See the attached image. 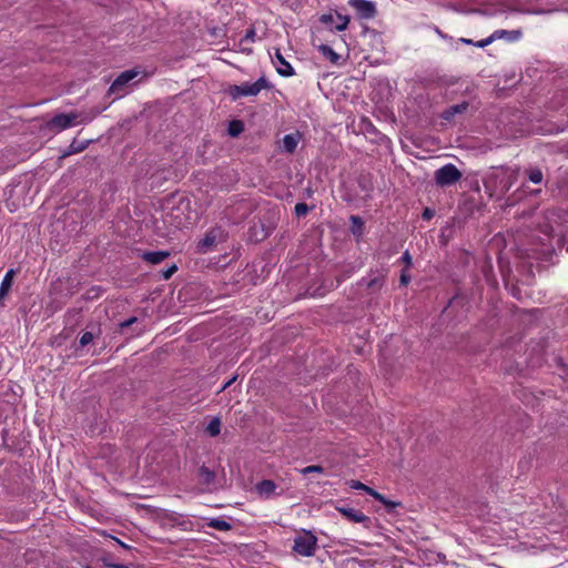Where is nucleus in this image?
Segmentation results:
<instances>
[{
	"instance_id": "603ef678",
	"label": "nucleus",
	"mask_w": 568,
	"mask_h": 568,
	"mask_svg": "<svg viewBox=\"0 0 568 568\" xmlns=\"http://www.w3.org/2000/svg\"><path fill=\"white\" fill-rule=\"evenodd\" d=\"M235 379H236V376H234V377H232L230 381H227V382L222 386V388H221V390H220V392H222V390L226 389L227 387H230V386H231V384H232Z\"/></svg>"
},
{
	"instance_id": "c9c22d12",
	"label": "nucleus",
	"mask_w": 568,
	"mask_h": 568,
	"mask_svg": "<svg viewBox=\"0 0 568 568\" xmlns=\"http://www.w3.org/2000/svg\"><path fill=\"white\" fill-rule=\"evenodd\" d=\"M378 501L382 503L389 510L402 506V503L389 500L384 495H383V500H378Z\"/></svg>"
},
{
	"instance_id": "f03ea898",
	"label": "nucleus",
	"mask_w": 568,
	"mask_h": 568,
	"mask_svg": "<svg viewBox=\"0 0 568 568\" xmlns=\"http://www.w3.org/2000/svg\"><path fill=\"white\" fill-rule=\"evenodd\" d=\"M554 244L550 246H542L537 252V258L551 264L557 263L556 257L558 253L566 252L568 254V230L552 237Z\"/></svg>"
},
{
	"instance_id": "6e6d98bb",
	"label": "nucleus",
	"mask_w": 568,
	"mask_h": 568,
	"mask_svg": "<svg viewBox=\"0 0 568 568\" xmlns=\"http://www.w3.org/2000/svg\"><path fill=\"white\" fill-rule=\"evenodd\" d=\"M85 568H92V567H90V566H87Z\"/></svg>"
},
{
	"instance_id": "412c9836",
	"label": "nucleus",
	"mask_w": 568,
	"mask_h": 568,
	"mask_svg": "<svg viewBox=\"0 0 568 568\" xmlns=\"http://www.w3.org/2000/svg\"><path fill=\"white\" fill-rule=\"evenodd\" d=\"M528 180L534 184H540L544 181V173L538 166L528 168L525 170Z\"/></svg>"
},
{
	"instance_id": "0eeeda50",
	"label": "nucleus",
	"mask_w": 568,
	"mask_h": 568,
	"mask_svg": "<svg viewBox=\"0 0 568 568\" xmlns=\"http://www.w3.org/2000/svg\"><path fill=\"white\" fill-rule=\"evenodd\" d=\"M348 4L356 10L359 19H373L377 14L374 2L368 0H348Z\"/></svg>"
},
{
	"instance_id": "f3484780",
	"label": "nucleus",
	"mask_w": 568,
	"mask_h": 568,
	"mask_svg": "<svg viewBox=\"0 0 568 568\" xmlns=\"http://www.w3.org/2000/svg\"><path fill=\"white\" fill-rule=\"evenodd\" d=\"M348 485L352 489L364 490L376 500H383V495L373 489L372 487L361 483L359 480H349Z\"/></svg>"
},
{
	"instance_id": "37998d69",
	"label": "nucleus",
	"mask_w": 568,
	"mask_h": 568,
	"mask_svg": "<svg viewBox=\"0 0 568 568\" xmlns=\"http://www.w3.org/2000/svg\"><path fill=\"white\" fill-rule=\"evenodd\" d=\"M333 14L332 13H324L320 17V21L324 24H328L333 22Z\"/></svg>"
},
{
	"instance_id": "5fc2aeb1",
	"label": "nucleus",
	"mask_w": 568,
	"mask_h": 568,
	"mask_svg": "<svg viewBox=\"0 0 568 568\" xmlns=\"http://www.w3.org/2000/svg\"><path fill=\"white\" fill-rule=\"evenodd\" d=\"M101 560H102V562H103V565H104L105 567H106V564H112V562H111V561H109V559H108V558H105V557H104V558H102Z\"/></svg>"
},
{
	"instance_id": "ddd939ff",
	"label": "nucleus",
	"mask_w": 568,
	"mask_h": 568,
	"mask_svg": "<svg viewBox=\"0 0 568 568\" xmlns=\"http://www.w3.org/2000/svg\"><path fill=\"white\" fill-rule=\"evenodd\" d=\"M468 101H463L458 104L450 105L442 112L440 118L446 121H452L457 114L465 113L468 110Z\"/></svg>"
},
{
	"instance_id": "7c9ffc66",
	"label": "nucleus",
	"mask_w": 568,
	"mask_h": 568,
	"mask_svg": "<svg viewBox=\"0 0 568 568\" xmlns=\"http://www.w3.org/2000/svg\"><path fill=\"white\" fill-rule=\"evenodd\" d=\"M253 84H254V87L256 89L257 94L263 89H271L272 88V84L267 81V79L264 75L261 77L260 79H257Z\"/></svg>"
},
{
	"instance_id": "ea45409f",
	"label": "nucleus",
	"mask_w": 568,
	"mask_h": 568,
	"mask_svg": "<svg viewBox=\"0 0 568 568\" xmlns=\"http://www.w3.org/2000/svg\"><path fill=\"white\" fill-rule=\"evenodd\" d=\"M255 29L254 28H250L246 30V33L245 36L243 37V39L241 40V42H244V41H254L255 39Z\"/></svg>"
},
{
	"instance_id": "a18cd8bd",
	"label": "nucleus",
	"mask_w": 568,
	"mask_h": 568,
	"mask_svg": "<svg viewBox=\"0 0 568 568\" xmlns=\"http://www.w3.org/2000/svg\"><path fill=\"white\" fill-rule=\"evenodd\" d=\"M434 31L444 40L452 39L446 33H444L438 27H434Z\"/></svg>"
},
{
	"instance_id": "49530a36",
	"label": "nucleus",
	"mask_w": 568,
	"mask_h": 568,
	"mask_svg": "<svg viewBox=\"0 0 568 568\" xmlns=\"http://www.w3.org/2000/svg\"><path fill=\"white\" fill-rule=\"evenodd\" d=\"M464 205L467 207V210H468L470 213H473V209H474V206H475V203H474V201H473L471 199L466 200V201L464 202Z\"/></svg>"
},
{
	"instance_id": "a211bd4d",
	"label": "nucleus",
	"mask_w": 568,
	"mask_h": 568,
	"mask_svg": "<svg viewBox=\"0 0 568 568\" xmlns=\"http://www.w3.org/2000/svg\"><path fill=\"white\" fill-rule=\"evenodd\" d=\"M491 36L494 38V41L499 40V39H506L508 41H516L521 37V31L520 30H511V31L496 30L495 32L491 33Z\"/></svg>"
},
{
	"instance_id": "9b49d317",
	"label": "nucleus",
	"mask_w": 568,
	"mask_h": 568,
	"mask_svg": "<svg viewBox=\"0 0 568 568\" xmlns=\"http://www.w3.org/2000/svg\"><path fill=\"white\" fill-rule=\"evenodd\" d=\"M226 92L234 101L241 97L257 95L254 84L248 82L230 85Z\"/></svg>"
},
{
	"instance_id": "8fccbe9b",
	"label": "nucleus",
	"mask_w": 568,
	"mask_h": 568,
	"mask_svg": "<svg viewBox=\"0 0 568 568\" xmlns=\"http://www.w3.org/2000/svg\"><path fill=\"white\" fill-rule=\"evenodd\" d=\"M106 567L109 568H130V566L124 564H106Z\"/></svg>"
},
{
	"instance_id": "f257e3e1",
	"label": "nucleus",
	"mask_w": 568,
	"mask_h": 568,
	"mask_svg": "<svg viewBox=\"0 0 568 568\" xmlns=\"http://www.w3.org/2000/svg\"><path fill=\"white\" fill-rule=\"evenodd\" d=\"M102 112L99 108H93L88 113L72 111L70 113H59L45 122V128L51 132H61L77 124L91 122Z\"/></svg>"
},
{
	"instance_id": "dca6fc26",
	"label": "nucleus",
	"mask_w": 568,
	"mask_h": 568,
	"mask_svg": "<svg viewBox=\"0 0 568 568\" xmlns=\"http://www.w3.org/2000/svg\"><path fill=\"white\" fill-rule=\"evenodd\" d=\"M90 143H91V140L78 141L77 139H73V141L70 143L68 149L62 153V158H67L69 155L84 151L89 146Z\"/></svg>"
},
{
	"instance_id": "79ce46f5",
	"label": "nucleus",
	"mask_w": 568,
	"mask_h": 568,
	"mask_svg": "<svg viewBox=\"0 0 568 568\" xmlns=\"http://www.w3.org/2000/svg\"><path fill=\"white\" fill-rule=\"evenodd\" d=\"M503 369L508 375H515V374H517L519 372L518 365H516V366H514V365L504 366Z\"/></svg>"
},
{
	"instance_id": "aec40b11",
	"label": "nucleus",
	"mask_w": 568,
	"mask_h": 568,
	"mask_svg": "<svg viewBox=\"0 0 568 568\" xmlns=\"http://www.w3.org/2000/svg\"><path fill=\"white\" fill-rule=\"evenodd\" d=\"M14 274H16L14 270L10 268L6 273L4 277L2 278V282L0 285V302L6 297V295L10 291V288L12 286V280H13Z\"/></svg>"
},
{
	"instance_id": "c85d7f7f",
	"label": "nucleus",
	"mask_w": 568,
	"mask_h": 568,
	"mask_svg": "<svg viewBox=\"0 0 568 568\" xmlns=\"http://www.w3.org/2000/svg\"><path fill=\"white\" fill-rule=\"evenodd\" d=\"M206 432L210 436L215 437L221 432V420L217 417H214L207 425Z\"/></svg>"
},
{
	"instance_id": "4c0bfd02",
	"label": "nucleus",
	"mask_w": 568,
	"mask_h": 568,
	"mask_svg": "<svg viewBox=\"0 0 568 568\" xmlns=\"http://www.w3.org/2000/svg\"><path fill=\"white\" fill-rule=\"evenodd\" d=\"M494 42V38L493 36L490 34L488 38L486 39H483V40H478V41H475L474 43V47H477V48H485L487 45H489L490 43Z\"/></svg>"
},
{
	"instance_id": "de8ad7c7",
	"label": "nucleus",
	"mask_w": 568,
	"mask_h": 568,
	"mask_svg": "<svg viewBox=\"0 0 568 568\" xmlns=\"http://www.w3.org/2000/svg\"><path fill=\"white\" fill-rule=\"evenodd\" d=\"M112 539H114L123 549L130 550L131 546L126 545L125 542L121 541L119 538L111 536Z\"/></svg>"
},
{
	"instance_id": "5701e85b",
	"label": "nucleus",
	"mask_w": 568,
	"mask_h": 568,
	"mask_svg": "<svg viewBox=\"0 0 568 568\" xmlns=\"http://www.w3.org/2000/svg\"><path fill=\"white\" fill-rule=\"evenodd\" d=\"M199 475L201 477V480L205 485H210L215 480V471L211 470L205 465H202L199 469Z\"/></svg>"
},
{
	"instance_id": "39448f33",
	"label": "nucleus",
	"mask_w": 568,
	"mask_h": 568,
	"mask_svg": "<svg viewBox=\"0 0 568 568\" xmlns=\"http://www.w3.org/2000/svg\"><path fill=\"white\" fill-rule=\"evenodd\" d=\"M275 229V224L266 217L253 221L248 229V239L252 242L260 243L267 239Z\"/></svg>"
},
{
	"instance_id": "6e6552de",
	"label": "nucleus",
	"mask_w": 568,
	"mask_h": 568,
	"mask_svg": "<svg viewBox=\"0 0 568 568\" xmlns=\"http://www.w3.org/2000/svg\"><path fill=\"white\" fill-rule=\"evenodd\" d=\"M224 236V231L221 226L212 227L207 231L202 240L197 243V248L201 252H207L213 246L216 245V242Z\"/></svg>"
},
{
	"instance_id": "b1692460",
	"label": "nucleus",
	"mask_w": 568,
	"mask_h": 568,
	"mask_svg": "<svg viewBox=\"0 0 568 568\" xmlns=\"http://www.w3.org/2000/svg\"><path fill=\"white\" fill-rule=\"evenodd\" d=\"M351 222H352V226H351L352 234L355 236H362L363 230H364L363 219L358 215H352Z\"/></svg>"
},
{
	"instance_id": "e433bc0d",
	"label": "nucleus",
	"mask_w": 568,
	"mask_h": 568,
	"mask_svg": "<svg viewBox=\"0 0 568 568\" xmlns=\"http://www.w3.org/2000/svg\"><path fill=\"white\" fill-rule=\"evenodd\" d=\"M139 318L136 316H131L130 318L125 320L124 322L120 323V331L121 333L124 332L125 328L132 326L133 324L138 323Z\"/></svg>"
},
{
	"instance_id": "20e7f679",
	"label": "nucleus",
	"mask_w": 568,
	"mask_h": 568,
	"mask_svg": "<svg viewBox=\"0 0 568 568\" xmlns=\"http://www.w3.org/2000/svg\"><path fill=\"white\" fill-rule=\"evenodd\" d=\"M138 74L139 72L134 69L121 72L110 85L108 95H114V100L124 97L129 91L130 82L135 79Z\"/></svg>"
},
{
	"instance_id": "bb28decb",
	"label": "nucleus",
	"mask_w": 568,
	"mask_h": 568,
	"mask_svg": "<svg viewBox=\"0 0 568 568\" xmlns=\"http://www.w3.org/2000/svg\"><path fill=\"white\" fill-rule=\"evenodd\" d=\"M207 526L217 530L229 531L232 529V525L222 518H212Z\"/></svg>"
},
{
	"instance_id": "f704fd0d",
	"label": "nucleus",
	"mask_w": 568,
	"mask_h": 568,
	"mask_svg": "<svg viewBox=\"0 0 568 568\" xmlns=\"http://www.w3.org/2000/svg\"><path fill=\"white\" fill-rule=\"evenodd\" d=\"M178 271V266L176 264H172L171 266H169L166 270L164 271H161V276L162 278L164 280H169L171 278V276Z\"/></svg>"
},
{
	"instance_id": "9d476101",
	"label": "nucleus",
	"mask_w": 568,
	"mask_h": 568,
	"mask_svg": "<svg viewBox=\"0 0 568 568\" xmlns=\"http://www.w3.org/2000/svg\"><path fill=\"white\" fill-rule=\"evenodd\" d=\"M550 190L554 196L562 201H568V172L564 171L558 174L551 183Z\"/></svg>"
},
{
	"instance_id": "473e14b6",
	"label": "nucleus",
	"mask_w": 568,
	"mask_h": 568,
	"mask_svg": "<svg viewBox=\"0 0 568 568\" xmlns=\"http://www.w3.org/2000/svg\"><path fill=\"white\" fill-rule=\"evenodd\" d=\"M94 337L95 334L93 332H84L79 339L80 347L89 345L94 339Z\"/></svg>"
},
{
	"instance_id": "4468645a",
	"label": "nucleus",
	"mask_w": 568,
	"mask_h": 568,
	"mask_svg": "<svg viewBox=\"0 0 568 568\" xmlns=\"http://www.w3.org/2000/svg\"><path fill=\"white\" fill-rule=\"evenodd\" d=\"M274 57L278 63L276 71L280 75L292 77L295 74L293 67L285 60L280 49H275Z\"/></svg>"
},
{
	"instance_id": "4be33fe9",
	"label": "nucleus",
	"mask_w": 568,
	"mask_h": 568,
	"mask_svg": "<svg viewBox=\"0 0 568 568\" xmlns=\"http://www.w3.org/2000/svg\"><path fill=\"white\" fill-rule=\"evenodd\" d=\"M318 51L328 59L332 63L337 64L341 55L336 53L329 45L321 44L318 45Z\"/></svg>"
},
{
	"instance_id": "f8f14e48",
	"label": "nucleus",
	"mask_w": 568,
	"mask_h": 568,
	"mask_svg": "<svg viewBox=\"0 0 568 568\" xmlns=\"http://www.w3.org/2000/svg\"><path fill=\"white\" fill-rule=\"evenodd\" d=\"M385 275L381 272H376L371 278L363 277L359 285H365L371 293H377L382 290L385 284Z\"/></svg>"
},
{
	"instance_id": "a878e982",
	"label": "nucleus",
	"mask_w": 568,
	"mask_h": 568,
	"mask_svg": "<svg viewBox=\"0 0 568 568\" xmlns=\"http://www.w3.org/2000/svg\"><path fill=\"white\" fill-rule=\"evenodd\" d=\"M244 131V123L241 120H232L229 123L227 133L232 138L239 136Z\"/></svg>"
},
{
	"instance_id": "864d4df0",
	"label": "nucleus",
	"mask_w": 568,
	"mask_h": 568,
	"mask_svg": "<svg viewBox=\"0 0 568 568\" xmlns=\"http://www.w3.org/2000/svg\"><path fill=\"white\" fill-rule=\"evenodd\" d=\"M458 296H459V295H458V293H457V294H455V295L449 300V302H448V306H450V305L454 303V301H456V300L458 298Z\"/></svg>"
},
{
	"instance_id": "393cba45",
	"label": "nucleus",
	"mask_w": 568,
	"mask_h": 568,
	"mask_svg": "<svg viewBox=\"0 0 568 568\" xmlns=\"http://www.w3.org/2000/svg\"><path fill=\"white\" fill-rule=\"evenodd\" d=\"M357 184L359 186V189L366 193H369L371 191H373V182H372V178H371V174H359V176L357 178Z\"/></svg>"
},
{
	"instance_id": "09e8293b",
	"label": "nucleus",
	"mask_w": 568,
	"mask_h": 568,
	"mask_svg": "<svg viewBox=\"0 0 568 568\" xmlns=\"http://www.w3.org/2000/svg\"><path fill=\"white\" fill-rule=\"evenodd\" d=\"M556 363L558 366L562 367L565 373L568 374V367H566V365L564 364L562 362V358L561 357H556Z\"/></svg>"
},
{
	"instance_id": "7ed1b4c3",
	"label": "nucleus",
	"mask_w": 568,
	"mask_h": 568,
	"mask_svg": "<svg viewBox=\"0 0 568 568\" xmlns=\"http://www.w3.org/2000/svg\"><path fill=\"white\" fill-rule=\"evenodd\" d=\"M292 549L303 557H311L317 549V537L311 530H303L301 535L294 538Z\"/></svg>"
},
{
	"instance_id": "c03bdc74",
	"label": "nucleus",
	"mask_w": 568,
	"mask_h": 568,
	"mask_svg": "<svg viewBox=\"0 0 568 568\" xmlns=\"http://www.w3.org/2000/svg\"><path fill=\"white\" fill-rule=\"evenodd\" d=\"M434 214H435V213H434V211H433L432 209L426 207V209L424 210L423 214H422V217H423L424 220H430V219L434 216Z\"/></svg>"
},
{
	"instance_id": "a19ab883",
	"label": "nucleus",
	"mask_w": 568,
	"mask_h": 568,
	"mask_svg": "<svg viewBox=\"0 0 568 568\" xmlns=\"http://www.w3.org/2000/svg\"><path fill=\"white\" fill-rule=\"evenodd\" d=\"M400 261L405 263L406 270H408L413 264L412 256L408 251L404 252L403 256L400 257Z\"/></svg>"
},
{
	"instance_id": "2f4dec72",
	"label": "nucleus",
	"mask_w": 568,
	"mask_h": 568,
	"mask_svg": "<svg viewBox=\"0 0 568 568\" xmlns=\"http://www.w3.org/2000/svg\"><path fill=\"white\" fill-rule=\"evenodd\" d=\"M337 18L341 20V23H338L336 27H335V30L336 31H344L347 29L348 27V23L351 21V18L348 16H343L341 13H336Z\"/></svg>"
},
{
	"instance_id": "423d86ee",
	"label": "nucleus",
	"mask_w": 568,
	"mask_h": 568,
	"mask_svg": "<svg viewBox=\"0 0 568 568\" xmlns=\"http://www.w3.org/2000/svg\"><path fill=\"white\" fill-rule=\"evenodd\" d=\"M462 179V172L456 165L448 163L435 171L434 180L438 186H449Z\"/></svg>"
},
{
	"instance_id": "c756f323",
	"label": "nucleus",
	"mask_w": 568,
	"mask_h": 568,
	"mask_svg": "<svg viewBox=\"0 0 568 568\" xmlns=\"http://www.w3.org/2000/svg\"><path fill=\"white\" fill-rule=\"evenodd\" d=\"M312 209H313V206L311 207L306 203L300 202L295 205L294 213L296 216L301 217V216H305Z\"/></svg>"
},
{
	"instance_id": "6ab92c4d",
	"label": "nucleus",
	"mask_w": 568,
	"mask_h": 568,
	"mask_svg": "<svg viewBox=\"0 0 568 568\" xmlns=\"http://www.w3.org/2000/svg\"><path fill=\"white\" fill-rule=\"evenodd\" d=\"M276 489V484L271 479H263L256 484V490L261 496L270 497Z\"/></svg>"
},
{
	"instance_id": "72a5a7b5",
	"label": "nucleus",
	"mask_w": 568,
	"mask_h": 568,
	"mask_svg": "<svg viewBox=\"0 0 568 568\" xmlns=\"http://www.w3.org/2000/svg\"><path fill=\"white\" fill-rule=\"evenodd\" d=\"M301 473L303 475H308L312 473L322 474V473H324V468L321 465H311V466H306L303 469H301Z\"/></svg>"
},
{
	"instance_id": "cd10ccee",
	"label": "nucleus",
	"mask_w": 568,
	"mask_h": 568,
	"mask_svg": "<svg viewBox=\"0 0 568 568\" xmlns=\"http://www.w3.org/2000/svg\"><path fill=\"white\" fill-rule=\"evenodd\" d=\"M283 145L286 152L293 153L297 146V139L293 134H286L283 139Z\"/></svg>"
},
{
	"instance_id": "2eb2a0df",
	"label": "nucleus",
	"mask_w": 568,
	"mask_h": 568,
	"mask_svg": "<svg viewBox=\"0 0 568 568\" xmlns=\"http://www.w3.org/2000/svg\"><path fill=\"white\" fill-rule=\"evenodd\" d=\"M171 255L169 251H148L141 257L151 264H160Z\"/></svg>"
},
{
	"instance_id": "58836bf2",
	"label": "nucleus",
	"mask_w": 568,
	"mask_h": 568,
	"mask_svg": "<svg viewBox=\"0 0 568 568\" xmlns=\"http://www.w3.org/2000/svg\"><path fill=\"white\" fill-rule=\"evenodd\" d=\"M410 282V275L408 273V270L404 268L400 272V276H399V283L400 285H407L408 283Z\"/></svg>"
},
{
	"instance_id": "1a4fd4ad",
	"label": "nucleus",
	"mask_w": 568,
	"mask_h": 568,
	"mask_svg": "<svg viewBox=\"0 0 568 568\" xmlns=\"http://www.w3.org/2000/svg\"><path fill=\"white\" fill-rule=\"evenodd\" d=\"M335 509L347 520L355 524H362L364 527L369 528L372 523L371 518L364 515L362 511L345 506H336Z\"/></svg>"
},
{
	"instance_id": "3c124183",
	"label": "nucleus",
	"mask_w": 568,
	"mask_h": 568,
	"mask_svg": "<svg viewBox=\"0 0 568 568\" xmlns=\"http://www.w3.org/2000/svg\"><path fill=\"white\" fill-rule=\"evenodd\" d=\"M459 42L464 43V44H467V45H474L475 41L471 40V39H467V38H460L459 39Z\"/></svg>"
}]
</instances>
